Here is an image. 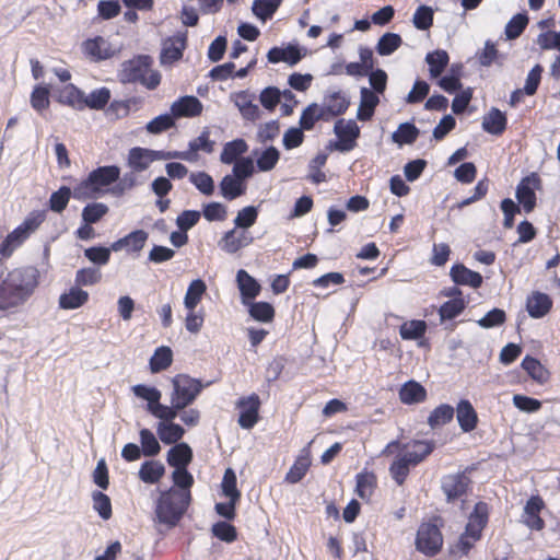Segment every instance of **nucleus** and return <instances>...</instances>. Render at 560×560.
<instances>
[{"label": "nucleus", "mask_w": 560, "mask_h": 560, "mask_svg": "<svg viewBox=\"0 0 560 560\" xmlns=\"http://www.w3.org/2000/svg\"><path fill=\"white\" fill-rule=\"evenodd\" d=\"M455 409L448 404H441L429 415L427 423L432 429H439L452 422Z\"/></svg>", "instance_id": "nucleus-37"}, {"label": "nucleus", "mask_w": 560, "mask_h": 560, "mask_svg": "<svg viewBox=\"0 0 560 560\" xmlns=\"http://www.w3.org/2000/svg\"><path fill=\"white\" fill-rule=\"evenodd\" d=\"M541 187V178L536 172L523 177L516 186L515 197L526 213H530L536 208V190H540Z\"/></svg>", "instance_id": "nucleus-9"}, {"label": "nucleus", "mask_w": 560, "mask_h": 560, "mask_svg": "<svg viewBox=\"0 0 560 560\" xmlns=\"http://www.w3.org/2000/svg\"><path fill=\"white\" fill-rule=\"evenodd\" d=\"M149 234L143 230H136L126 236L112 243L110 248L114 252L125 248L128 253L139 254L148 241Z\"/></svg>", "instance_id": "nucleus-20"}, {"label": "nucleus", "mask_w": 560, "mask_h": 560, "mask_svg": "<svg viewBox=\"0 0 560 560\" xmlns=\"http://www.w3.org/2000/svg\"><path fill=\"white\" fill-rule=\"evenodd\" d=\"M522 368L539 384L546 383L549 378L548 370L536 358L526 355L522 361Z\"/></svg>", "instance_id": "nucleus-45"}, {"label": "nucleus", "mask_w": 560, "mask_h": 560, "mask_svg": "<svg viewBox=\"0 0 560 560\" xmlns=\"http://www.w3.org/2000/svg\"><path fill=\"white\" fill-rule=\"evenodd\" d=\"M465 307L466 302L463 298L451 299L440 306V318L442 322L453 319L462 314Z\"/></svg>", "instance_id": "nucleus-51"}, {"label": "nucleus", "mask_w": 560, "mask_h": 560, "mask_svg": "<svg viewBox=\"0 0 560 560\" xmlns=\"http://www.w3.org/2000/svg\"><path fill=\"white\" fill-rule=\"evenodd\" d=\"M39 270L22 266L10 270L0 279V311H8L25 303L39 284Z\"/></svg>", "instance_id": "nucleus-1"}, {"label": "nucleus", "mask_w": 560, "mask_h": 560, "mask_svg": "<svg viewBox=\"0 0 560 560\" xmlns=\"http://www.w3.org/2000/svg\"><path fill=\"white\" fill-rule=\"evenodd\" d=\"M222 491L225 497L233 500H241V492L237 489V479L234 470L228 468L222 479Z\"/></svg>", "instance_id": "nucleus-62"}, {"label": "nucleus", "mask_w": 560, "mask_h": 560, "mask_svg": "<svg viewBox=\"0 0 560 560\" xmlns=\"http://www.w3.org/2000/svg\"><path fill=\"white\" fill-rule=\"evenodd\" d=\"M456 418L463 432H471L478 425V413L468 399H460L456 406Z\"/></svg>", "instance_id": "nucleus-24"}, {"label": "nucleus", "mask_w": 560, "mask_h": 560, "mask_svg": "<svg viewBox=\"0 0 560 560\" xmlns=\"http://www.w3.org/2000/svg\"><path fill=\"white\" fill-rule=\"evenodd\" d=\"M165 474V467L159 460L144 462L139 470V478L145 483H156Z\"/></svg>", "instance_id": "nucleus-41"}, {"label": "nucleus", "mask_w": 560, "mask_h": 560, "mask_svg": "<svg viewBox=\"0 0 560 560\" xmlns=\"http://www.w3.org/2000/svg\"><path fill=\"white\" fill-rule=\"evenodd\" d=\"M156 432L160 440L167 445L177 444L183 439L185 430L182 425L174 423L173 420H161L156 425Z\"/></svg>", "instance_id": "nucleus-33"}, {"label": "nucleus", "mask_w": 560, "mask_h": 560, "mask_svg": "<svg viewBox=\"0 0 560 560\" xmlns=\"http://www.w3.org/2000/svg\"><path fill=\"white\" fill-rule=\"evenodd\" d=\"M402 44L400 35L396 33H385L377 42L376 51L381 56L392 55Z\"/></svg>", "instance_id": "nucleus-56"}, {"label": "nucleus", "mask_w": 560, "mask_h": 560, "mask_svg": "<svg viewBox=\"0 0 560 560\" xmlns=\"http://www.w3.org/2000/svg\"><path fill=\"white\" fill-rule=\"evenodd\" d=\"M436 445L433 440H411L405 444L399 441L389 442L383 451V454L397 448L400 453L389 465V475L397 486H404L411 468L423 463L435 450Z\"/></svg>", "instance_id": "nucleus-2"}, {"label": "nucleus", "mask_w": 560, "mask_h": 560, "mask_svg": "<svg viewBox=\"0 0 560 560\" xmlns=\"http://www.w3.org/2000/svg\"><path fill=\"white\" fill-rule=\"evenodd\" d=\"M189 180L196 188L206 196H211L214 191V183L212 177L206 172L191 173Z\"/></svg>", "instance_id": "nucleus-63"}, {"label": "nucleus", "mask_w": 560, "mask_h": 560, "mask_svg": "<svg viewBox=\"0 0 560 560\" xmlns=\"http://www.w3.org/2000/svg\"><path fill=\"white\" fill-rule=\"evenodd\" d=\"M173 363V351L167 346H161L155 349L150 359L149 366L152 373H160L167 370Z\"/></svg>", "instance_id": "nucleus-39"}, {"label": "nucleus", "mask_w": 560, "mask_h": 560, "mask_svg": "<svg viewBox=\"0 0 560 560\" xmlns=\"http://www.w3.org/2000/svg\"><path fill=\"white\" fill-rule=\"evenodd\" d=\"M120 168L116 165L100 166L88 175L73 188V198L77 200L96 199L106 192L107 187L119 179Z\"/></svg>", "instance_id": "nucleus-3"}, {"label": "nucleus", "mask_w": 560, "mask_h": 560, "mask_svg": "<svg viewBox=\"0 0 560 560\" xmlns=\"http://www.w3.org/2000/svg\"><path fill=\"white\" fill-rule=\"evenodd\" d=\"M151 61L148 56H139L136 59L124 63L122 82L136 83L143 79L144 74L150 72Z\"/></svg>", "instance_id": "nucleus-19"}, {"label": "nucleus", "mask_w": 560, "mask_h": 560, "mask_svg": "<svg viewBox=\"0 0 560 560\" xmlns=\"http://www.w3.org/2000/svg\"><path fill=\"white\" fill-rule=\"evenodd\" d=\"M83 55L93 62H100L113 58L116 49L103 36H95L85 39L82 45Z\"/></svg>", "instance_id": "nucleus-14"}, {"label": "nucleus", "mask_w": 560, "mask_h": 560, "mask_svg": "<svg viewBox=\"0 0 560 560\" xmlns=\"http://www.w3.org/2000/svg\"><path fill=\"white\" fill-rule=\"evenodd\" d=\"M248 145L244 139H235L223 145L220 160L223 164H232L238 161L240 156L246 153Z\"/></svg>", "instance_id": "nucleus-38"}, {"label": "nucleus", "mask_w": 560, "mask_h": 560, "mask_svg": "<svg viewBox=\"0 0 560 560\" xmlns=\"http://www.w3.org/2000/svg\"><path fill=\"white\" fill-rule=\"evenodd\" d=\"M349 105V100L341 92L326 94L320 106L325 115V121L346 113Z\"/></svg>", "instance_id": "nucleus-23"}, {"label": "nucleus", "mask_w": 560, "mask_h": 560, "mask_svg": "<svg viewBox=\"0 0 560 560\" xmlns=\"http://www.w3.org/2000/svg\"><path fill=\"white\" fill-rule=\"evenodd\" d=\"M450 276L455 284L457 285H468L474 289H478L482 284V276L467 268L463 264H455L451 270Z\"/></svg>", "instance_id": "nucleus-25"}, {"label": "nucleus", "mask_w": 560, "mask_h": 560, "mask_svg": "<svg viewBox=\"0 0 560 560\" xmlns=\"http://www.w3.org/2000/svg\"><path fill=\"white\" fill-rule=\"evenodd\" d=\"M71 197H73V190L68 186H61L50 195L48 207L51 211L61 213L66 210Z\"/></svg>", "instance_id": "nucleus-46"}, {"label": "nucleus", "mask_w": 560, "mask_h": 560, "mask_svg": "<svg viewBox=\"0 0 560 560\" xmlns=\"http://www.w3.org/2000/svg\"><path fill=\"white\" fill-rule=\"evenodd\" d=\"M30 102L33 109L37 113L42 114L46 110L50 105L48 88L44 85H36L32 91Z\"/></svg>", "instance_id": "nucleus-57"}, {"label": "nucleus", "mask_w": 560, "mask_h": 560, "mask_svg": "<svg viewBox=\"0 0 560 560\" xmlns=\"http://www.w3.org/2000/svg\"><path fill=\"white\" fill-rule=\"evenodd\" d=\"M311 467L310 454H301L296 457L293 465L285 475L284 480L289 483L300 482L307 474Z\"/></svg>", "instance_id": "nucleus-40"}, {"label": "nucleus", "mask_w": 560, "mask_h": 560, "mask_svg": "<svg viewBox=\"0 0 560 560\" xmlns=\"http://www.w3.org/2000/svg\"><path fill=\"white\" fill-rule=\"evenodd\" d=\"M471 485L467 470L443 477L441 488L447 502H454L466 495Z\"/></svg>", "instance_id": "nucleus-13"}, {"label": "nucleus", "mask_w": 560, "mask_h": 560, "mask_svg": "<svg viewBox=\"0 0 560 560\" xmlns=\"http://www.w3.org/2000/svg\"><path fill=\"white\" fill-rule=\"evenodd\" d=\"M110 92L107 88H101L92 91L88 96L83 98V109H103L109 102Z\"/></svg>", "instance_id": "nucleus-47"}, {"label": "nucleus", "mask_w": 560, "mask_h": 560, "mask_svg": "<svg viewBox=\"0 0 560 560\" xmlns=\"http://www.w3.org/2000/svg\"><path fill=\"white\" fill-rule=\"evenodd\" d=\"M254 241L246 231H237L236 228L225 232L219 242L220 248L228 254H235L248 246Z\"/></svg>", "instance_id": "nucleus-16"}, {"label": "nucleus", "mask_w": 560, "mask_h": 560, "mask_svg": "<svg viewBox=\"0 0 560 560\" xmlns=\"http://www.w3.org/2000/svg\"><path fill=\"white\" fill-rule=\"evenodd\" d=\"M249 305L248 312L249 315L257 322L261 323H270L275 318V308L268 302H252L247 303Z\"/></svg>", "instance_id": "nucleus-48"}, {"label": "nucleus", "mask_w": 560, "mask_h": 560, "mask_svg": "<svg viewBox=\"0 0 560 560\" xmlns=\"http://www.w3.org/2000/svg\"><path fill=\"white\" fill-rule=\"evenodd\" d=\"M236 281L245 304L248 303V300H254L260 293V284L246 270L241 269L237 271Z\"/></svg>", "instance_id": "nucleus-32"}, {"label": "nucleus", "mask_w": 560, "mask_h": 560, "mask_svg": "<svg viewBox=\"0 0 560 560\" xmlns=\"http://www.w3.org/2000/svg\"><path fill=\"white\" fill-rule=\"evenodd\" d=\"M46 220V212L44 210H34L27 214L24 221L10 232L0 245V255L3 258L12 256L15 249L42 225Z\"/></svg>", "instance_id": "nucleus-7"}, {"label": "nucleus", "mask_w": 560, "mask_h": 560, "mask_svg": "<svg viewBox=\"0 0 560 560\" xmlns=\"http://www.w3.org/2000/svg\"><path fill=\"white\" fill-rule=\"evenodd\" d=\"M529 19L526 13H517L505 25V36L508 39H516L522 35L528 25Z\"/></svg>", "instance_id": "nucleus-54"}, {"label": "nucleus", "mask_w": 560, "mask_h": 560, "mask_svg": "<svg viewBox=\"0 0 560 560\" xmlns=\"http://www.w3.org/2000/svg\"><path fill=\"white\" fill-rule=\"evenodd\" d=\"M172 383L173 390L168 409L173 411V415L168 416L166 421L174 420L180 410L190 406L202 390L200 381L185 374L176 375Z\"/></svg>", "instance_id": "nucleus-6"}, {"label": "nucleus", "mask_w": 560, "mask_h": 560, "mask_svg": "<svg viewBox=\"0 0 560 560\" xmlns=\"http://www.w3.org/2000/svg\"><path fill=\"white\" fill-rule=\"evenodd\" d=\"M132 392L137 397L148 401L147 410L155 418L166 421L167 417L173 415L168 406L160 402L162 395L158 388L138 384L132 387Z\"/></svg>", "instance_id": "nucleus-12"}, {"label": "nucleus", "mask_w": 560, "mask_h": 560, "mask_svg": "<svg viewBox=\"0 0 560 560\" xmlns=\"http://www.w3.org/2000/svg\"><path fill=\"white\" fill-rule=\"evenodd\" d=\"M190 500V492L178 491L174 488L163 491L155 506L159 522L170 528L175 527L187 511Z\"/></svg>", "instance_id": "nucleus-5"}, {"label": "nucleus", "mask_w": 560, "mask_h": 560, "mask_svg": "<svg viewBox=\"0 0 560 560\" xmlns=\"http://www.w3.org/2000/svg\"><path fill=\"white\" fill-rule=\"evenodd\" d=\"M215 142L210 139V131L205 129L194 140L189 142V150L186 152H176L172 156L178 158L186 161H195L197 159V153L199 151H203L206 153H212L214 150Z\"/></svg>", "instance_id": "nucleus-17"}, {"label": "nucleus", "mask_w": 560, "mask_h": 560, "mask_svg": "<svg viewBox=\"0 0 560 560\" xmlns=\"http://www.w3.org/2000/svg\"><path fill=\"white\" fill-rule=\"evenodd\" d=\"M419 137V129L410 122L400 124L393 133L394 142L398 144H412Z\"/></svg>", "instance_id": "nucleus-53"}, {"label": "nucleus", "mask_w": 560, "mask_h": 560, "mask_svg": "<svg viewBox=\"0 0 560 560\" xmlns=\"http://www.w3.org/2000/svg\"><path fill=\"white\" fill-rule=\"evenodd\" d=\"M84 93L74 84L69 83L59 91V102L78 110L83 109Z\"/></svg>", "instance_id": "nucleus-43"}, {"label": "nucleus", "mask_w": 560, "mask_h": 560, "mask_svg": "<svg viewBox=\"0 0 560 560\" xmlns=\"http://www.w3.org/2000/svg\"><path fill=\"white\" fill-rule=\"evenodd\" d=\"M220 192L224 199L234 200L246 192V184L229 174L220 182Z\"/></svg>", "instance_id": "nucleus-35"}, {"label": "nucleus", "mask_w": 560, "mask_h": 560, "mask_svg": "<svg viewBox=\"0 0 560 560\" xmlns=\"http://www.w3.org/2000/svg\"><path fill=\"white\" fill-rule=\"evenodd\" d=\"M139 438L141 444L140 450L144 456L153 457L161 452V445L151 430L141 429L139 431Z\"/></svg>", "instance_id": "nucleus-50"}, {"label": "nucleus", "mask_w": 560, "mask_h": 560, "mask_svg": "<svg viewBox=\"0 0 560 560\" xmlns=\"http://www.w3.org/2000/svg\"><path fill=\"white\" fill-rule=\"evenodd\" d=\"M108 211V207L103 202L88 203L82 210V220L84 223L94 224L100 222Z\"/></svg>", "instance_id": "nucleus-55"}, {"label": "nucleus", "mask_w": 560, "mask_h": 560, "mask_svg": "<svg viewBox=\"0 0 560 560\" xmlns=\"http://www.w3.org/2000/svg\"><path fill=\"white\" fill-rule=\"evenodd\" d=\"M207 292V285L203 280L196 279L190 282L184 298V305L187 310H196Z\"/></svg>", "instance_id": "nucleus-44"}, {"label": "nucleus", "mask_w": 560, "mask_h": 560, "mask_svg": "<svg viewBox=\"0 0 560 560\" xmlns=\"http://www.w3.org/2000/svg\"><path fill=\"white\" fill-rule=\"evenodd\" d=\"M102 280V272L97 268L89 267V268H81L75 272V285L81 287H89L94 285L98 283Z\"/></svg>", "instance_id": "nucleus-58"}, {"label": "nucleus", "mask_w": 560, "mask_h": 560, "mask_svg": "<svg viewBox=\"0 0 560 560\" xmlns=\"http://www.w3.org/2000/svg\"><path fill=\"white\" fill-rule=\"evenodd\" d=\"M233 102L242 117L255 121L260 118L259 107L254 104V95L248 91H240L233 95Z\"/></svg>", "instance_id": "nucleus-27"}, {"label": "nucleus", "mask_w": 560, "mask_h": 560, "mask_svg": "<svg viewBox=\"0 0 560 560\" xmlns=\"http://www.w3.org/2000/svg\"><path fill=\"white\" fill-rule=\"evenodd\" d=\"M187 34L178 33L173 37L167 38L163 43L161 52L162 63H173L183 57V51L186 48Z\"/></svg>", "instance_id": "nucleus-18"}, {"label": "nucleus", "mask_w": 560, "mask_h": 560, "mask_svg": "<svg viewBox=\"0 0 560 560\" xmlns=\"http://www.w3.org/2000/svg\"><path fill=\"white\" fill-rule=\"evenodd\" d=\"M302 57L303 55L301 54L300 48L293 45H289L284 48L276 46L272 47L267 54L269 62H285L290 66L296 65L302 59Z\"/></svg>", "instance_id": "nucleus-29"}, {"label": "nucleus", "mask_w": 560, "mask_h": 560, "mask_svg": "<svg viewBox=\"0 0 560 560\" xmlns=\"http://www.w3.org/2000/svg\"><path fill=\"white\" fill-rule=\"evenodd\" d=\"M489 522V505L483 501L475 504L468 517L464 533L457 542L452 547L451 552L455 556H467L475 545L481 539L482 530Z\"/></svg>", "instance_id": "nucleus-4"}, {"label": "nucleus", "mask_w": 560, "mask_h": 560, "mask_svg": "<svg viewBox=\"0 0 560 560\" xmlns=\"http://www.w3.org/2000/svg\"><path fill=\"white\" fill-rule=\"evenodd\" d=\"M280 159V152L275 147H269L258 156L256 165L260 172H268L275 168Z\"/></svg>", "instance_id": "nucleus-61"}, {"label": "nucleus", "mask_w": 560, "mask_h": 560, "mask_svg": "<svg viewBox=\"0 0 560 560\" xmlns=\"http://www.w3.org/2000/svg\"><path fill=\"white\" fill-rule=\"evenodd\" d=\"M552 299L540 291H533L526 299V311L533 318L545 317L552 308Z\"/></svg>", "instance_id": "nucleus-21"}, {"label": "nucleus", "mask_w": 560, "mask_h": 560, "mask_svg": "<svg viewBox=\"0 0 560 560\" xmlns=\"http://www.w3.org/2000/svg\"><path fill=\"white\" fill-rule=\"evenodd\" d=\"M508 125V119L504 113L500 109L492 107L482 119V129L494 136L502 135Z\"/></svg>", "instance_id": "nucleus-31"}, {"label": "nucleus", "mask_w": 560, "mask_h": 560, "mask_svg": "<svg viewBox=\"0 0 560 560\" xmlns=\"http://www.w3.org/2000/svg\"><path fill=\"white\" fill-rule=\"evenodd\" d=\"M258 218V210L254 206H247L237 212L234 219L235 228L248 229L253 226Z\"/></svg>", "instance_id": "nucleus-64"}, {"label": "nucleus", "mask_w": 560, "mask_h": 560, "mask_svg": "<svg viewBox=\"0 0 560 560\" xmlns=\"http://www.w3.org/2000/svg\"><path fill=\"white\" fill-rule=\"evenodd\" d=\"M378 96L368 88L361 89V102L357 117L361 121H366L374 115L375 107L378 105Z\"/></svg>", "instance_id": "nucleus-34"}, {"label": "nucleus", "mask_w": 560, "mask_h": 560, "mask_svg": "<svg viewBox=\"0 0 560 560\" xmlns=\"http://www.w3.org/2000/svg\"><path fill=\"white\" fill-rule=\"evenodd\" d=\"M236 409H238V425L242 429L250 430L259 421V410L261 407V400L258 394L253 393L248 396H242L237 399Z\"/></svg>", "instance_id": "nucleus-10"}, {"label": "nucleus", "mask_w": 560, "mask_h": 560, "mask_svg": "<svg viewBox=\"0 0 560 560\" xmlns=\"http://www.w3.org/2000/svg\"><path fill=\"white\" fill-rule=\"evenodd\" d=\"M90 294L88 291L73 285L68 291L60 294L58 299V306L61 310H77L82 307L89 302Z\"/></svg>", "instance_id": "nucleus-28"}, {"label": "nucleus", "mask_w": 560, "mask_h": 560, "mask_svg": "<svg viewBox=\"0 0 560 560\" xmlns=\"http://www.w3.org/2000/svg\"><path fill=\"white\" fill-rule=\"evenodd\" d=\"M427 331V324L421 319H413L405 322L400 328L399 334L404 340H415L424 336Z\"/></svg>", "instance_id": "nucleus-49"}, {"label": "nucleus", "mask_w": 560, "mask_h": 560, "mask_svg": "<svg viewBox=\"0 0 560 560\" xmlns=\"http://www.w3.org/2000/svg\"><path fill=\"white\" fill-rule=\"evenodd\" d=\"M334 131L338 139L330 144V148L340 152H349L355 148L360 128L354 120L338 119L335 122Z\"/></svg>", "instance_id": "nucleus-11"}, {"label": "nucleus", "mask_w": 560, "mask_h": 560, "mask_svg": "<svg viewBox=\"0 0 560 560\" xmlns=\"http://www.w3.org/2000/svg\"><path fill=\"white\" fill-rule=\"evenodd\" d=\"M433 16L432 8L424 4L418 7L412 18L415 27L420 31L429 30L433 24Z\"/></svg>", "instance_id": "nucleus-59"}, {"label": "nucleus", "mask_w": 560, "mask_h": 560, "mask_svg": "<svg viewBox=\"0 0 560 560\" xmlns=\"http://www.w3.org/2000/svg\"><path fill=\"white\" fill-rule=\"evenodd\" d=\"M318 120H325L320 106L316 103L310 104L300 117V127L304 130H312Z\"/></svg>", "instance_id": "nucleus-52"}, {"label": "nucleus", "mask_w": 560, "mask_h": 560, "mask_svg": "<svg viewBox=\"0 0 560 560\" xmlns=\"http://www.w3.org/2000/svg\"><path fill=\"white\" fill-rule=\"evenodd\" d=\"M153 161L152 151L143 148H132L128 154V165L136 172L147 170Z\"/></svg>", "instance_id": "nucleus-42"}, {"label": "nucleus", "mask_w": 560, "mask_h": 560, "mask_svg": "<svg viewBox=\"0 0 560 560\" xmlns=\"http://www.w3.org/2000/svg\"><path fill=\"white\" fill-rule=\"evenodd\" d=\"M192 456V450L187 443H177L167 452L166 462L174 468L188 467Z\"/></svg>", "instance_id": "nucleus-30"}, {"label": "nucleus", "mask_w": 560, "mask_h": 560, "mask_svg": "<svg viewBox=\"0 0 560 560\" xmlns=\"http://www.w3.org/2000/svg\"><path fill=\"white\" fill-rule=\"evenodd\" d=\"M93 509L98 513L103 520H109L113 515L112 502L107 494L101 491L92 493Z\"/></svg>", "instance_id": "nucleus-60"}, {"label": "nucleus", "mask_w": 560, "mask_h": 560, "mask_svg": "<svg viewBox=\"0 0 560 560\" xmlns=\"http://www.w3.org/2000/svg\"><path fill=\"white\" fill-rule=\"evenodd\" d=\"M425 62L429 66V73L431 79L439 78L447 67L450 62V56L446 50L436 49L428 52L425 56Z\"/></svg>", "instance_id": "nucleus-36"}, {"label": "nucleus", "mask_w": 560, "mask_h": 560, "mask_svg": "<svg viewBox=\"0 0 560 560\" xmlns=\"http://www.w3.org/2000/svg\"><path fill=\"white\" fill-rule=\"evenodd\" d=\"M378 487L377 475L364 468L355 475V494L364 502L370 503Z\"/></svg>", "instance_id": "nucleus-15"}, {"label": "nucleus", "mask_w": 560, "mask_h": 560, "mask_svg": "<svg viewBox=\"0 0 560 560\" xmlns=\"http://www.w3.org/2000/svg\"><path fill=\"white\" fill-rule=\"evenodd\" d=\"M174 118L197 117L202 113V104L196 96H183L171 106Z\"/></svg>", "instance_id": "nucleus-26"}, {"label": "nucleus", "mask_w": 560, "mask_h": 560, "mask_svg": "<svg viewBox=\"0 0 560 560\" xmlns=\"http://www.w3.org/2000/svg\"><path fill=\"white\" fill-rule=\"evenodd\" d=\"M398 397L404 405H418L427 400L428 392L419 382L410 380L400 386Z\"/></svg>", "instance_id": "nucleus-22"}, {"label": "nucleus", "mask_w": 560, "mask_h": 560, "mask_svg": "<svg viewBox=\"0 0 560 560\" xmlns=\"http://www.w3.org/2000/svg\"><path fill=\"white\" fill-rule=\"evenodd\" d=\"M441 522L439 517H434L429 522H422L416 535V549L427 557H434L441 552L444 544L443 534L441 532Z\"/></svg>", "instance_id": "nucleus-8"}]
</instances>
